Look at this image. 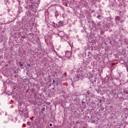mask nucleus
Here are the masks:
<instances>
[{"mask_svg": "<svg viewBox=\"0 0 128 128\" xmlns=\"http://www.w3.org/2000/svg\"><path fill=\"white\" fill-rule=\"evenodd\" d=\"M28 6H30V8L32 10V12H36V4L34 3L32 0H30L28 2H26Z\"/></svg>", "mask_w": 128, "mask_h": 128, "instance_id": "nucleus-1", "label": "nucleus"}, {"mask_svg": "<svg viewBox=\"0 0 128 128\" xmlns=\"http://www.w3.org/2000/svg\"><path fill=\"white\" fill-rule=\"evenodd\" d=\"M20 114L22 116H24L25 118H28V109H22L19 111Z\"/></svg>", "mask_w": 128, "mask_h": 128, "instance_id": "nucleus-2", "label": "nucleus"}, {"mask_svg": "<svg viewBox=\"0 0 128 128\" xmlns=\"http://www.w3.org/2000/svg\"><path fill=\"white\" fill-rule=\"evenodd\" d=\"M66 56L70 58H72V52L70 51H67L65 52Z\"/></svg>", "mask_w": 128, "mask_h": 128, "instance_id": "nucleus-3", "label": "nucleus"}, {"mask_svg": "<svg viewBox=\"0 0 128 128\" xmlns=\"http://www.w3.org/2000/svg\"><path fill=\"white\" fill-rule=\"evenodd\" d=\"M96 28L98 30L102 29V24H100V22H98Z\"/></svg>", "mask_w": 128, "mask_h": 128, "instance_id": "nucleus-4", "label": "nucleus"}, {"mask_svg": "<svg viewBox=\"0 0 128 128\" xmlns=\"http://www.w3.org/2000/svg\"><path fill=\"white\" fill-rule=\"evenodd\" d=\"M124 94H128V88H124L123 90Z\"/></svg>", "mask_w": 128, "mask_h": 128, "instance_id": "nucleus-5", "label": "nucleus"}, {"mask_svg": "<svg viewBox=\"0 0 128 128\" xmlns=\"http://www.w3.org/2000/svg\"><path fill=\"white\" fill-rule=\"evenodd\" d=\"M64 26V23L62 22H58V26Z\"/></svg>", "mask_w": 128, "mask_h": 128, "instance_id": "nucleus-6", "label": "nucleus"}, {"mask_svg": "<svg viewBox=\"0 0 128 128\" xmlns=\"http://www.w3.org/2000/svg\"><path fill=\"white\" fill-rule=\"evenodd\" d=\"M76 78H77V80H80V78H82V76H80V74H78L76 76Z\"/></svg>", "mask_w": 128, "mask_h": 128, "instance_id": "nucleus-7", "label": "nucleus"}, {"mask_svg": "<svg viewBox=\"0 0 128 128\" xmlns=\"http://www.w3.org/2000/svg\"><path fill=\"white\" fill-rule=\"evenodd\" d=\"M12 120L14 122H16V120H18V118H16V117L13 118L12 119Z\"/></svg>", "mask_w": 128, "mask_h": 128, "instance_id": "nucleus-8", "label": "nucleus"}, {"mask_svg": "<svg viewBox=\"0 0 128 128\" xmlns=\"http://www.w3.org/2000/svg\"><path fill=\"white\" fill-rule=\"evenodd\" d=\"M10 122V118H5L4 120V122L5 124H6V122Z\"/></svg>", "mask_w": 128, "mask_h": 128, "instance_id": "nucleus-9", "label": "nucleus"}, {"mask_svg": "<svg viewBox=\"0 0 128 128\" xmlns=\"http://www.w3.org/2000/svg\"><path fill=\"white\" fill-rule=\"evenodd\" d=\"M115 18L116 20H120V16H116Z\"/></svg>", "mask_w": 128, "mask_h": 128, "instance_id": "nucleus-10", "label": "nucleus"}, {"mask_svg": "<svg viewBox=\"0 0 128 128\" xmlns=\"http://www.w3.org/2000/svg\"><path fill=\"white\" fill-rule=\"evenodd\" d=\"M22 12V8H18V13L20 14Z\"/></svg>", "mask_w": 128, "mask_h": 128, "instance_id": "nucleus-11", "label": "nucleus"}, {"mask_svg": "<svg viewBox=\"0 0 128 128\" xmlns=\"http://www.w3.org/2000/svg\"><path fill=\"white\" fill-rule=\"evenodd\" d=\"M27 124L28 126H30V124H32V123L30 122H28Z\"/></svg>", "mask_w": 128, "mask_h": 128, "instance_id": "nucleus-12", "label": "nucleus"}, {"mask_svg": "<svg viewBox=\"0 0 128 128\" xmlns=\"http://www.w3.org/2000/svg\"><path fill=\"white\" fill-rule=\"evenodd\" d=\"M21 36L22 38H26V35L22 36Z\"/></svg>", "mask_w": 128, "mask_h": 128, "instance_id": "nucleus-13", "label": "nucleus"}, {"mask_svg": "<svg viewBox=\"0 0 128 128\" xmlns=\"http://www.w3.org/2000/svg\"><path fill=\"white\" fill-rule=\"evenodd\" d=\"M58 16V12H55V16Z\"/></svg>", "mask_w": 128, "mask_h": 128, "instance_id": "nucleus-14", "label": "nucleus"}, {"mask_svg": "<svg viewBox=\"0 0 128 128\" xmlns=\"http://www.w3.org/2000/svg\"><path fill=\"white\" fill-rule=\"evenodd\" d=\"M20 66H24V64H22L20 62Z\"/></svg>", "mask_w": 128, "mask_h": 128, "instance_id": "nucleus-15", "label": "nucleus"}, {"mask_svg": "<svg viewBox=\"0 0 128 128\" xmlns=\"http://www.w3.org/2000/svg\"><path fill=\"white\" fill-rule=\"evenodd\" d=\"M100 18V15H98L97 16V18Z\"/></svg>", "mask_w": 128, "mask_h": 128, "instance_id": "nucleus-16", "label": "nucleus"}, {"mask_svg": "<svg viewBox=\"0 0 128 128\" xmlns=\"http://www.w3.org/2000/svg\"><path fill=\"white\" fill-rule=\"evenodd\" d=\"M124 20H120V22H124Z\"/></svg>", "mask_w": 128, "mask_h": 128, "instance_id": "nucleus-17", "label": "nucleus"}, {"mask_svg": "<svg viewBox=\"0 0 128 128\" xmlns=\"http://www.w3.org/2000/svg\"><path fill=\"white\" fill-rule=\"evenodd\" d=\"M52 126V124H50V126Z\"/></svg>", "mask_w": 128, "mask_h": 128, "instance_id": "nucleus-18", "label": "nucleus"}, {"mask_svg": "<svg viewBox=\"0 0 128 128\" xmlns=\"http://www.w3.org/2000/svg\"><path fill=\"white\" fill-rule=\"evenodd\" d=\"M42 110H44V108H42Z\"/></svg>", "mask_w": 128, "mask_h": 128, "instance_id": "nucleus-19", "label": "nucleus"}, {"mask_svg": "<svg viewBox=\"0 0 128 128\" xmlns=\"http://www.w3.org/2000/svg\"><path fill=\"white\" fill-rule=\"evenodd\" d=\"M56 54L58 56V52H56Z\"/></svg>", "mask_w": 128, "mask_h": 128, "instance_id": "nucleus-20", "label": "nucleus"}, {"mask_svg": "<svg viewBox=\"0 0 128 128\" xmlns=\"http://www.w3.org/2000/svg\"><path fill=\"white\" fill-rule=\"evenodd\" d=\"M92 122H96V121L94 120Z\"/></svg>", "mask_w": 128, "mask_h": 128, "instance_id": "nucleus-21", "label": "nucleus"}, {"mask_svg": "<svg viewBox=\"0 0 128 128\" xmlns=\"http://www.w3.org/2000/svg\"><path fill=\"white\" fill-rule=\"evenodd\" d=\"M100 102H102V100H100Z\"/></svg>", "mask_w": 128, "mask_h": 128, "instance_id": "nucleus-22", "label": "nucleus"}, {"mask_svg": "<svg viewBox=\"0 0 128 128\" xmlns=\"http://www.w3.org/2000/svg\"><path fill=\"white\" fill-rule=\"evenodd\" d=\"M54 82H55L54 80H53V84H54Z\"/></svg>", "mask_w": 128, "mask_h": 128, "instance_id": "nucleus-23", "label": "nucleus"}, {"mask_svg": "<svg viewBox=\"0 0 128 128\" xmlns=\"http://www.w3.org/2000/svg\"><path fill=\"white\" fill-rule=\"evenodd\" d=\"M11 118H12V116H10Z\"/></svg>", "mask_w": 128, "mask_h": 128, "instance_id": "nucleus-24", "label": "nucleus"}, {"mask_svg": "<svg viewBox=\"0 0 128 128\" xmlns=\"http://www.w3.org/2000/svg\"><path fill=\"white\" fill-rule=\"evenodd\" d=\"M18 2H19V4H20V1H18Z\"/></svg>", "mask_w": 128, "mask_h": 128, "instance_id": "nucleus-25", "label": "nucleus"}, {"mask_svg": "<svg viewBox=\"0 0 128 128\" xmlns=\"http://www.w3.org/2000/svg\"><path fill=\"white\" fill-rule=\"evenodd\" d=\"M96 92H98V91L96 90Z\"/></svg>", "mask_w": 128, "mask_h": 128, "instance_id": "nucleus-26", "label": "nucleus"}, {"mask_svg": "<svg viewBox=\"0 0 128 128\" xmlns=\"http://www.w3.org/2000/svg\"><path fill=\"white\" fill-rule=\"evenodd\" d=\"M96 92H98V91L96 90Z\"/></svg>", "mask_w": 128, "mask_h": 128, "instance_id": "nucleus-27", "label": "nucleus"}]
</instances>
